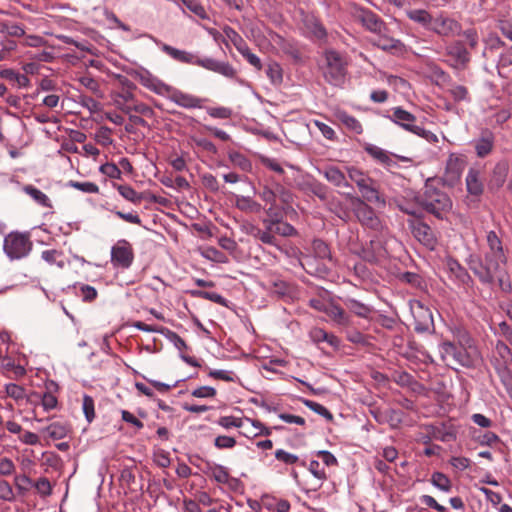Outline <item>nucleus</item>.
Listing matches in <instances>:
<instances>
[{"label": "nucleus", "mask_w": 512, "mask_h": 512, "mask_svg": "<svg viewBox=\"0 0 512 512\" xmlns=\"http://www.w3.org/2000/svg\"><path fill=\"white\" fill-rule=\"evenodd\" d=\"M494 135L490 131H484L481 137L474 141L476 154L480 158L488 156L494 148Z\"/></svg>", "instance_id": "obj_26"}, {"label": "nucleus", "mask_w": 512, "mask_h": 512, "mask_svg": "<svg viewBox=\"0 0 512 512\" xmlns=\"http://www.w3.org/2000/svg\"><path fill=\"white\" fill-rule=\"evenodd\" d=\"M4 390H5L6 396L14 399L15 401H20V400L24 399V397L26 395L25 389L16 383L5 384Z\"/></svg>", "instance_id": "obj_51"}, {"label": "nucleus", "mask_w": 512, "mask_h": 512, "mask_svg": "<svg viewBox=\"0 0 512 512\" xmlns=\"http://www.w3.org/2000/svg\"><path fill=\"white\" fill-rule=\"evenodd\" d=\"M339 120L342 124L352 132L356 134H361L363 132V128L361 123L353 116L343 112L339 114Z\"/></svg>", "instance_id": "obj_44"}, {"label": "nucleus", "mask_w": 512, "mask_h": 512, "mask_svg": "<svg viewBox=\"0 0 512 512\" xmlns=\"http://www.w3.org/2000/svg\"><path fill=\"white\" fill-rule=\"evenodd\" d=\"M261 504L270 512H288V502L272 495H263Z\"/></svg>", "instance_id": "obj_32"}, {"label": "nucleus", "mask_w": 512, "mask_h": 512, "mask_svg": "<svg viewBox=\"0 0 512 512\" xmlns=\"http://www.w3.org/2000/svg\"><path fill=\"white\" fill-rule=\"evenodd\" d=\"M466 188L468 193L473 196H480L483 193L484 185L482 182V172L479 169L471 167L468 170Z\"/></svg>", "instance_id": "obj_22"}, {"label": "nucleus", "mask_w": 512, "mask_h": 512, "mask_svg": "<svg viewBox=\"0 0 512 512\" xmlns=\"http://www.w3.org/2000/svg\"><path fill=\"white\" fill-rule=\"evenodd\" d=\"M365 151L371 157H373L375 160H377L379 163H381L385 166L389 167V166H393L396 164V162L393 159V154H391L390 152H388L378 146L369 144L365 147Z\"/></svg>", "instance_id": "obj_30"}, {"label": "nucleus", "mask_w": 512, "mask_h": 512, "mask_svg": "<svg viewBox=\"0 0 512 512\" xmlns=\"http://www.w3.org/2000/svg\"><path fill=\"white\" fill-rule=\"evenodd\" d=\"M491 364L494 369L510 367L512 364V351L502 340H498L493 350Z\"/></svg>", "instance_id": "obj_18"}, {"label": "nucleus", "mask_w": 512, "mask_h": 512, "mask_svg": "<svg viewBox=\"0 0 512 512\" xmlns=\"http://www.w3.org/2000/svg\"><path fill=\"white\" fill-rule=\"evenodd\" d=\"M52 387L55 390H57V388H58L56 383L51 382L49 384V386H47L48 391H46L41 396V406H42L43 410L46 411V412H49V411L55 409L57 407V404H58L57 397L51 391Z\"/></svg>", "instance_id": "obj_39"}, {"label": "nucleus", "mask_w": 512, "mask_h": 512, "mask_svg": "<svg viewBox=\"0 0 512 512\" xmlns=\"http://www.w3.org/2000/svg\"><path fill=\"white\" fill-rule=\"evenodd\" d=\"M448 92L454 101H469V92L467 87L459 84H452Z\"/></svg>", "instance_id": "obj_48"}, {"label": "nucleus", "mask_w": 512, "mask_h": 512, "mask_svg": "<svg viewBox=\"0 0 512 512\" xmlns=\"http://www.w3.org/2000/svg\"><path fill=\"white\" fill-rule=\"evenodd\" d=\"M408 18L416 23L421 24L424 28L430 29L434 17L429 12L423 9L408 10L406 12Z\"/></svg>", "instance_id": "obj_37"}, {"label": "nucleus", "mask_w": 512, "mask_h": 512, "mask_svg": "<svg viewBox=\"0 0 512 512\" xmlns=\"http://www.w3.org/2000/svg\"><path fill=\"white\" fill-rule=\"evenodd\" d=\"M445 53L450 58L454 68H465L471 60L470 53L460 40H455L445 46Z\"/></svg>", "instance_id": "obj_11"}, {"label": "nucleus", "mask_w": 512, "mask_h": 512, "mask_svg": "<svg viewBox=\"0 0 512 512\" xmlns=\"http://www.w3.org/2000/svg\"><path fill=\"white\" fill-rule=\"evenodd\" d=\"M117 191L124 199L134 204H139L143 199V197L129 185H117Z\"/></svg>", "instance_id": "obj_45"}, {"label": "nucleus", "mask_w": 512, "mask_h": 512, "mask_svg": "<svg viewBox=\"0 0 512 512\" xmlns=\"http://www.w3.org/2000/svg\"><path fill=\"white\" fill-rule=\"evenodd\" d=\"M486 238L490 251L485 254L484 260L471 257L469 267L483 284L492 285L497 280L499 288L508 293L511 291V282L501 268L506 263L502 242L495 231H489Z\"/></svg>", "instance_id": "obj_1"}, {"label": "nucleus", "mask_w": 512, "mask_h": 512, "mask_svg": "<svg viewBox=\"0 0 512 512\" xmlns=\"http://www.w3.org/2000/svg\"><path fill=\"white\" fill-rule=\"evenodd\" d=\"M442 359L448 364H458L463 367L472 365L468 352L452 342H443L440 346Z\"/></svg>", "instance_id": "obj_7"}, {"label": "nucleus", "mask_w": 512, "mask_h": 512, "mask_svg": "<svg viewBox=\"0 0 512 512\" xmlns=\"http://www.w3.org/2000/svg\"><path fill=\"white\" fill-rule=\"evenodd\" d=\"M68 187H72L74 189H77L81 192L88 193V194H97L99 192V187L93 183V182H78L74 180H70L67 183Z\"/></svg>", "instance_id": "obj_50"}, {"label": "nucleus", "mask_w": 512, "mask_h": 512, "mask_svg": "<svg viewBox=\"0 0 512 512\" xmlns=\"http://www.w3.org/2000/svg\"><path fill=\"white\" fill-rule=\"evenodd\" d=\"M0 499L7 502L15 500L13 488L6 480H0Z\"/></svg>", "instance_id": "obj_58"}, {"label": "nucleus", "mask_w": 512, "mask_h": 512, "mask_svg": "<svg viewBox=\"0 0 512 512\" xmlns=\"http://www.w3.org/2000/svg\"><path fill=\"white\" fill-rule=\"evenodd\" d=\"M495 371L499 376L507 393L509 394L510 397H512V372L510 370V367L497 368L495 369Z\"/></svg>", "instance_id": "obj_49"}, {"label": "nucleus", "mask_w": 512, "mask_h": 512, "mask_svg": "<svg viewBox=\"0 0 512 512\" xmlns=\"http://www.w3.org/2000/svg\"><path fill=\"white\" fill-rule=\"evenodd\" d=\"M41 258L49 265H56L58 268L65 266L62 252L56 249L44 250L41 253Z\"/></svg>", "instance_id": "obj_42"}, {"label": "nucleus", "mask_w": 512, "mask_h": 512, "mask_svg": "<svg viewBox=\"0 0 512 512\" xmlns=\"http://www.w3.org/2000/svg\"><path fill=\"white\" fill-rule=\"evenodd\" d=\"M358 189L366 201L371 203H381L383 205L385 204V201L380 197L376 183L372 178H369L367 182L365 181L362 183Z\"/></svg>", "instance_id": "obj_28"}, {"label": "nucleus", "mask_w": 512, "mask_h": 512, "mask_svg": "<svg viewBox=\"0 0 512 512\" xmlns=\"http://www.w3.org/2000/svg\"><path fill=\"white\" fill-rule=\"evenodd\" d=\"M82 408H83V412H84V415H85L87 421L92 422V420L95 417V411H94V400L91 396H89V395L83 396Z\"/></svg>", "instance_id": "obj_57"}, {"label": "nucleus", "mask_w": 512, "mask_h": 512, "mask_svg": "<svg viewBox=\"0 0 512 512\" xmlns=\"http://www.w3.org/2000/svg\"><path fill=\"white\" fill-rule=\"evenodd\" d=\"M357 19L366 30L375 35L383 34L388 28L383 19L370 10H360Z\"/></svg>", "instance_id": "obj_16"}, {"label": "nucleus", "mask_w": 512, "mask_h": 512, "mask_svg": "<svg viewBox=\"0 0 512 512\" xmlns=\"http://www.w3.org/2000/svg\"><path fill=\"white\" fill-rule=\"evenodd\" d=\"M161 50L178 62L197 65L229 79H233L237 75L236 69L226 61H218L211 57L200 58L191 52L177 49L168 44H162Z\"/></svg>", "instance_id": "obj_2"}, {"label": "nucleus", "mask_w": 512, "mask_h": 512, "mask_svg": "<svg viewBox=\"0 0 512 512\" xmlns=\"http://www.w3.org/2000/svg\"><path fill=\"white\" fill-rule=\"evenodd\" d=\"M166 97L178 106L186 109H195L202 107L203 100L201 98L189 93H185L172 86L170 87V90Z\"/></svg>", "instance_id": "obj_17"}, {"label": "nucleus", "mask_w": 512, "mask_h": 512, "mask_svg": "<svg viewBox=\"0 0 512 512\" xmlns=\"http://www.w3.org/2000/svg\"><path fill=\"white\" fill-rule=\"evenodd\" d=\"M250 418H237L234 416H222L218 419L217 423L224 429L230 428H246Z\"/></svg>", "instance_id": "obj_41"}, {"label": "nucleus", "mask_w": 512, "mask_h": 512, "mask_svg": "<svg viewBox=\"0 0 512 512\" xmlns=\"http://www.w3.org/2000/svg\"><path fill=\"white\" fill-rule=\"evenodd\" d=\"M345 305L351 312L362 318H368L373 311L369 305H366L354 298H347L345 300Z\"/></svg>", "instance_id": "obj_35"}, {"label": "nucleus", "mask_w": 512, "mask_h": 512, "mask_svg": "<svg viewBox=\"0 0 512 512\" xmlns=\"http://www.w3.org/2000/svg\"><path fill=\"white\" fill-rule=\"evenodd\" d=\"M266 74L271 83L275 86L280 85L283 81V71L280 65L277 63L268 64Z\"/></svg>", "instance_id": "obj_47"}, {"label": "nucleus", "mask_w": 512, "mask_h": 512, "mask_svg": "<svg viewBox=\"0 0 512 512\" xmlns=\"http://www.w3.org/2000/svg\"><path fill=\"white\" fill-rule=\"evenodd\" d=\"M15 486L20 494H25L32 485V480L26 475H18L14 479Z\"/></svg>", "instance_id": "obj_62"}, {"label": "nucleus", "mask_w": 512, "mask_h": 512, "mask_svg": "<svg viewBox=\"0 0 512 512\" xmlns=\"http://www.w3.org/2000/svg\"><path fill=\"white\" fill-rule=\"evenodd\" d=\"M31 246L28 236L21 233H10L4 239V251L10 259L25 257L31 250Z\"/></svg>", "instance_id": "obj_5"}, {"label": "nucleus", "mask_w": 512, "mask_h": 512, "mask_svg": "<svg viewBox=\"0 0 512 512\" xmlns=\"http://www.w3.org/2000/svg\"><path fill=\"white\" fill-rule=\"evenodd\" d=\"M319 173L322 174L328 182L340 189H343L342 194L352 196L349 191L345 190H353V187L347 181L345 173L338 167L334 165H327L322 169H319Z\"/></svg>", "instance_id": "obj_14"}, {"label": "nucleus", "mask_w": 512, "mask_h": 512, "mask_svg": "<svg viewBox=\"0 0 512 512\" xmlns=\"http://www.w3.org/2000/svg\"><path fill=\"white\" fill-rule=\"evenodd\" d=\"M347 67V58L335 50H326L319 64L324 79L333 86H341L345 82Z\"/></svg>", "instance_id": "obj_4"}, {"label": "nucleus", "mask_w": 512, "mask_h": 512, "mask_svg": "<svg viewBox=\"0 0 512 512\" xmlns=\"http://www.w3.org/2000/svg\"><path fill=\"white\" fill-rule=\"evenodd\" d=\"M465 167V161L456 154H450L446 162L445 175L451 182L458 181Z\"/></svg>", "instance_id": "obj_21"}, {"label": "nucleus", "mask_w": 512, "mask_h": 512, "mask_svg": "<svg viewBox=\"0 0 512 512\" xmlns=\"http://www.w3.org/2000/svg\"><path fill=\"white\" fill-rule=\"evenodd\" d=\"M239 53L245 58V60H247L249 62L250 65H252L254 68H256L257 70H261L262 69V64H261V61L260 59L254 54L251 52V50L249 49L248 45L245 46L241 51H239Z\"/></svg>", "instance_id": "obj_61"}, {"label": "nucleus", "mask_w": 512, "mask_h": 512, "mask_svg": "<svg viewBox=\"0 0 512 512\" xmlns=\"http://www.w3.org/2000/svg\"><path fill=\"white\" fill-rule=\"evenodd\" d=\"M408 225L411 229L413 236L424 246L429 249H434L437 243V239L431 227L426 223L412 219L408 221Z\"/></svg>", "instance_id": "obj_13"}, {"label": "nucleus", "mask_w": 512, "mask_h": 512, "mask_svg": "<svg viewBox=\"0 0 512 512\" xmlns=\"http://www.w3.org/2000/svg\"><path fill=\"white\" fill-rule=\"evenodd\" d=\"M43 432L52 440H61L68 434V427L60 422H54L43 429Z\"/></svg>", "instance_id": "obj_40"}, {"label": "nucleus", "mask_w": 512, "mask_h": 512, "mask_svg": "<svg viewBox=\"0 0 512 512\" xmlns=\"http://www.w3.org/2000/svg\"><path fill=\"white\" fill-rule=\"evenodd\" d=\"M446 268L449 272L451 280L455 281L459 286L467 289L473 284V280L467 270L455 259L448 258L446 260Z\"/></svg>", "instance_id": "obj_15"}, {"label": "nucleus", "mask_w": 512, "mask_h": 512, "mask_svg": "<svg viewBox=\"0 0 512 512\" xmlns=\"http://www.w3.org/2000/svg\"><path fill=\"white\" fill-rule=\"evenodd\" d=\"M354 213L363 226L372 230L381 228V221L375 211L360 198H356Z\"/></svg>", "instance_id": "obj_12"}, {"label": "nucleus", "mask_w": 512, "mask_h": 512, "mask_svg": "<svg viewBox=\"0 0 512 512\" xmlns=\"http://www.w3.org/2000/svg\"><path fill=\"white\" fill-rule=\"evenodd\" d=\"M134 260L132 245L127 240H119L111 248V262L116 267L129 268Z\"/></svg>", "instance_id": "obj_10"}, {"label": "nucleus", "mask_w": 512, "mask_h": 512, "mask_svg": "<svg viewBox=\"0 0 512 512\" xmlns=\"http://www.w3.org/2000/svg\"><path fill=\"white\" fill-rule=\"evenodd\" d=\"M415 318V330L418 332H425L432 326L433 320L429 309L424 308L418 304V316L414 315Z\"/></svg>", "instance_id": "obj_31"}, {"label": "nucleus", "mask_w": 512, "mask_h": 512, "mask_svg": "<svg viewBox=\"0 0 512 512\" xmlns=\"http://www.w3.org/2000/svg\"><path fill=\"white\" fill-rule=\"evenodd\" d=\"M431 483L444 492H449L452 488L450 479L441 472H434L431 476Z\"/></svg>", "instance_id": "obj_46"}, {"label": "nucleus", "mask_w": 512, "mask_h": 512, "mask_svg": "<svg viewBox=\"0 0 512 512\" xmlns=\"http://www.w3.org/2000/svg\"><path fill=\"white\" fill-rule=\"evenodd\" d=\"M181 2L195 15L202 19L206 18L205 8L198 0H181Z\"/></svg>", "instance_id": "obj_59"}, {"label": "nucleus", "mask_w": 512, "mask_h": 512, "mask_svg": "<svg viewBox=\"0 0 512 512\" xmlns=\"http://www.w3.org/2000/svg\"><path fill=\"white\" fill-rule=\"evenodd\" d=\"M243 434L246 437H250L260 434H268V431L263 427L261 422L250 419V422H248L246 428H244Z\"/></svg>", "instance_id": "obj_53"}, {"label": "nucleus", "mask_w": 512, "mask_h": 512, "mask_svg": "<svg viewBox=\"0 0 512 512\" xmlns=\"http://www.w3.org/2000/svg\"><path fill=\"white\" fill-rule=\"evenodd\" d=\"M509 172V165L506 161H500L498 162L491 174L488 186L491 190H497L501 188L506 179Z\"/></svg>", "instance_id": "obj_25"}, {"label": "nucleus", "mask_w": 512, "mask_h": 512, "mask_svg": "<svg viewBox=\"0 0 512 512\" xmlns=\"http://www.w3.org/2000/svg\"><path fill=\"white\" fill-rule=\"evenodd\" d=\"M430 31L442 37L461 35L462 25L455 19L439 14L433 18Z\"/></svg>", "instance_id": "obj_9"}, {"label": "nucleus", "mask_w": 512, "mask_h": 512, "mask_svg": "<svg viewBox=\"0 0 512 512\" xmlns=\"http://www.w3.org/2000/svg\"><path fill=\"white\" fill-rule=\"evenodd\" d=\"M0 76L10 82L15 83L20 88H25L30 85V80L26 75L20 74L12 69L2 70Z\"/></svg>", "instance_id": "obj_38"}, {"label": "nucleus", "mask_w": 512, "mask_h": 512, "mask_svg": "<svg viewBox=\"0 0 512 512\" xmlns=\"http://www.w3.org/2000/svg\"><path fill=\"white\" fill-rule=\"evenodd\" d=\"M3 30L10 36L22 37L25 35L24 28L17 23H5L3 24Z\"/></svg>", "instance_id": "obj_63"}, {"label": "nucleus", "mask_w": 512, "mask_h": 512, "mask_svg": "<svg viewBox=\"0 0 512 512\" xmlns=\"http://www.w3.org/2000/svg\"><path fill=\"white\" fill-rule=\"evenodd\" d=\"M325 314L337 326L348 327L351 324L350 316L334 302H330Z\"/></svg>", "instance_id": "obj_24"}, {"label": "nucleus", "mask_w": 512, "mask_h": 512, "mask_svg": "<svg viewBox=\"0 0 512 512\" xmlns=\"http://www.w3.org/2000/svg\"><path fill=\"white\" fill-rule=\"evenodd\" d=\"M346 172L348 174L349 179L356 184L357 187H360L362 183L367 182L370 178L363 171L359 170L355 167H346Z\"/></svg>", "instance_id": "obj_54"}, {"label": "nucleus", "mask_w": 512, "mask_h": 512, "mask_svg": "<svg viewBox=\"0 0 512 512\" xmlns=\"http://www.w3.org/2000/svg\"><path fill=\"white\" fill-rule=\"evenodd\" d=\"M305 27L310 33L317 39H323L326 37V30L321 23L313 15H305L303 17Z\"/></svg>", "instance_id": "obj_34"}, {"label": "nucleus", "mask_w": 512, "mask_h": 512, "mask_svg": "<svg viewBox=\"0 0 512 512\" xmlns=\"http://www.w3.org/2000/svg\"><path fill=\"white\" fill-rule=\"evenodd\" d=\"M310 339L319 344L321 342H326L329 346L333 348H338L340 346V340L333 334L327 333L322 328H312L309 332Z\"/></svg>", "instance_id": "obj_29"}, {"label": "nucleus", "mask_w": 512, "mask_h": 512, "mask_svg": "<svg viewBox=\"0 0 512 512\" xmlns=\"http://www.w3.org/2000/svg\"><path fill=\"white\" fill-rule=\"evenodd\" d=\"M389 28H386V31L383 34H378L377 40L374 41V45L379 47L380 49L393 53H401L404 51V44L389 35Z\"/></svg>", "instance_id": "obj_20"}, {"label": "nucleus", "mask_w": 512, "mask_h": 512, "mask_svg": "<svg viewBox=\"0 0 512 512\" xmlns=\"http://www.w3.org/2000/svg\"><path fill=\"white\" fill-rule=\"evenodd\" d=\"M214 445L218 449H231L236 445L235 438L226 435L217 436Z\"/></svg>", "instance_id": "obj_60"}, {"label": "nucleus", "mask_w": 512, "mask_h": 512, "mask_svg": "<svg viewBox=\"0 0 512 512\" xmlns=\"http://www.w3.org/2000/svg\"><path fill=\"white\" fill-rule=\"evenodd\" d=\"M386 257L387 250L380 239L371 240L369 246L363 249V258L366 261L379 262Z\"/></svg>", "instance_id": "obj_23"}, {"label": "nucleus", "mask_w": 512, "mask_h": 512, "mask_svg": "<svg viewBox=\"0 0 512 512\" xmlns=\"http://www.w3.org/2000/svg\"><path fill=\"white\" fill-rule=\"evenodd\" d=\"M116 106L125 114H130L132 111L144 115L152 116L153 109L143 102L134 101V94L129 89H124L118 93L114 100Z\"/></svg>", "instance_id": "obj_6"}, {"label": "nucleus", "mask_w": 512, "mask_h": 512, "mask_svg": "<svg viewBox=\"0 0 512 512\" xmlns=\"http://www.w3.org/2000/svg\"><path fill=\"white\" fill-rule=\"evenodd\" d=\"M209 470L211 477L218 483L225 484L230 479L228 471L221 465H214L210 467Z\"/></svg>", "instance_id": "obj_52"}, {"label": "nucleus", "mask_w": 512, "mask_h": 512, "mask_svg": "<svg viewBox=\"0 0 512 512\" xmlns=\"http://www.w3.org/2000/svg\"><path fill=\"white\" fill-rule=\"evenodd\" d=\"M99 170L111 179H121V169L114 163H105L100 166Z\"/></svg>", "instance_id": "obj_56"}, {"label": "nucleus", "mask_w": 512, "mask_h": 512, "mask_svg": "<svg viewBox=\"0 0 512 512\" xmlns=\"http://www.w3.org/2000/svg\"><path fill=\"white\" fill-rule=\"evenodd\" d=\"M23 191L29 195L38 205L51 208L52 204L49 197L38 188L32 185H26L23 187Z\"/></svg>", "instance_id": "obj_36"}, {"label": "nucleus", "mask_w": 512, "mask_h": 512, "mask_svg": "<svg viewBox=\"0 0 512 512\" xmlns=\"http://www.w3.org/2000/svg\"><path fill=\"white\" fill-rule=\"evenodd\" d=\"M495 334L503 337L512 346V328L505 321L499 323Z\"/></svg>", "instance_id": "obj_64"}, {"label": "nucleus", "mask_w": 512, "mask_h": 512, "mask_svg": "<svg viewBox=\"0 0 512 512\" xmlns=\"http://www.w3.org/2000/svg\"><path fill=\"white\" fill-rule=\"evenodd\" d=\"M302 402L308 408H310L312 411H314L315 413L323 416L326 420H328V421H332L333 420L332 413L326 407H324L323 405H321V404H319L317 402H314V401H311V400H305V399H303Z\"/></svg>", "instance_id": "obj_55"}, {"label": "nucleus", "mask_w": 512, "mask_h": 512, "mask_svg": "<svg viewBox=\"0 0 512 512\" xmlns=\"http://www.w3.org/2000/svg\"><path fill=\"white\" fill-rule=\"evenodd\" d=\"M313 250L315 255L325 261V265L329 268H332L335 265V262L331 256L330 249L328 245L322 240H314L313 241Z\"/></svg>", "instance_id": "obj_33"}, {"label": "nucleus", "mask_w": 512, "mask_h": 512, "mask_svg": "<svg viewBox=\"0 0 512 512\" xmlns=\"http://www.w3.org/2000/svg\"><path fill=\"white\" fill-rule=\"evenodd\" d=\"M417 200L423 209L438 219H444L453 207V202L449 195L434 186L431 179L426 181L423 193L417 197Z\"/></svg>", "instance_id": "obj_3"}, {"label": "nucleus", "mask_w": 512, "mask_h": 512, "mask_svg": "<svg viewBox=\"0 0 512 512\" xmlns=\"http://www.w3.org/2000/svg\"><path fill=\"white\" fill-rule=\"evenodd\" d=\"M390 120L401 126L406 131L413 133L417 125H415L416 117L404 110L402 107H395L392 109V114L389 116Z\"/></svg>", "instance_id": "obj_19"}, {"label": "nucleus", "mask_w": 512, "mask_h": 512, "mask_svg": "<svg viewBox=\"0 0 512 512\" xmlns=\"http://www.w3.org/2000/svg\"><path fill=\"white\" fill-rule=\"evenodd\" d=\"M275 218V221L270 225L269 231L271 233H275L281 236H287L288 235V224L281 222L280 218H282L283 212L282 211H275V213L270 214Z\"/></svg>", "instance_id": "obj_43"}, {"label": "nucleus", "mask_w": 512, "mask_h": 512, "mask_svg": "<svg viewBox=\"0 0 512 512\" xmlns=\"http://www.w3.org/2000/svg\"><path fill=\"white\" fill-rule=\"evenodd\" d=\"M262 198L265 202H269L271 204L268 208L270 214L278 211L277 209L280 205H285L287 203V194L283 191L280 192L279 188H277L276 191L265 190L262 194Z\"/></svg>", "instance_id": "obj_27"}, {"label": "nucleus", "mask_w": 512, "mask_h": 512, "mask_svg": "<svg viewBox=\"0 0 512 512\" xmlns=\"http://www.w3.org/2000/svg\"><path fill=\"white\" fill-rule=\"evenodd\" d=\"M133 76L142 86L157 95L166 97L170 90V85L164 83L144 68L135 70Z\"/></svg>", "instance_id": "obj_8"}]
</instances>
